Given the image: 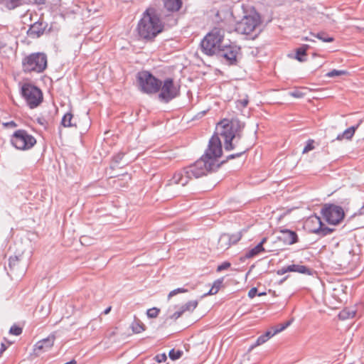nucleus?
<instances>
[{"mask_svg": "<svg viewBox=\"0 0 364 364\" xmlns=\"http://www.w3.org/2000/svg\"><path fill=\"white\" fill-rule=\"evenodd\" d=\"M222 154L220 139L218 134H215L210 139L208 148L200 159L194 164L176 171L168 181V185L185 186L193 178H198L217 171L225 163V161H218Z\"/></svg>", "mask_w": 364, "mask_h": 364, "instance_id": "1", "label": "nucleus"}, {"mask_svg": "<svg viewBox=\"0 0 364 364\" xmlns=\"http://www.w3.org/2000/svg\"><path fill=\"white\" fill-rule=\"evenodd\" d=\"M163 29L164 25L156 10L153 7L146 9L137 25L139 36L145 40H152L162 32Z\"/></svg>", "mask_w": 364, "mask_h": 364, "instance_id": "2", "label": "nucleus"}, {"mask_svg": "<svg viewBox=\"0 0 364 364\" xmlns=\"http://www.w3.org/2000/svg\"><path fill=\"white\" fill-rule=\"evenodd\" d=\"M243 127L237 120L229 121L224 119L218 124L217 129H220L219 134L224 139V148L226 151L233 150L237 146L242 136Z\"/></svg>", "mask_w": 364, "mask_h": 364, "instance_id": "3", "label": "nucleus"}, {"mask_svg": "<svg viewBox=\"0 0 364 364\" xmlns=\"http://www.w3.org/2000/svg\"><path fill=\"white\" fill-rule=\"evenodd\" d=\"M243 127L237 120L229 121L224 119L218 124L217 129H220L219 134L224 139V148L226 151L233 150L237 146L242 136Z\"/></svg>", "mask_w": 364, "mask_h": 364, "instance_id": "4", "label": "nucleus"}, {"mask_svg": "<svg viewBox=\"0 0 364 364\" xmlns=\"http://www.w3.org/2000/svg\"><path fill=\"white\" fill-rule=\"evenodd\" d=\"M235 30L237 33L247 36L250 39H255L262 31V19L256 11L245 15L237 21Z\"/></svg>", "mask_w": 364, "mask_h": 364, "instance_id": "5", "label": "nucleus"}, {"mask_svg": "<svg viewBox=\"0 0 364 364\" xmlns=\"http://www.w3.org/2000/svg\"><path fill=\"white\" fill-rule=\"evenodd\" d=\"M224 36L223 29L214 28L201 41V51L208 56L216 55L223 43Z\"/></svg>", "mask_w": 364, "mask_h": 364, "instance_id": "6", "label": "nucleus"}, {"mask_svg": "<svg viewBox=\"0 0 364 364\" xmlns=\"http://www.w3.org/2000/svg\"><path fill=\"white\" fill-rule=\"evenodd\" d=\"M48 58L44 53H33L22 59V70L25 73H41L47 68Z\"/></svg>", "mask_w": 364, "mask_h": 364, "instance_id": "7", "label": "nucleus"}, {"mask_svg": "<svg viewBox=\"0 0 364 364\" xmlns=\"http://www.w3.org/2000/svg\"><path fill=\"white\" fill-rule=\"evenodd\" d=\"M136 79L141 90L144 93H156L161 86V81L148 71L139 72Z\"/></svg>", "mask_w": 364, "mask_h": 364, "instance_id": "8", "label": "nucleus"}, {"mask_svg": "<svg viewBox=\"0 0 364 364\" xmlns=\"http://www.w3.org/2000/svg\"><path fill=\"white\" fill-rule=\"evenodd\" d=\"M11 145L18 150H29L36 144L35 137L25 129H18L11 136Z\"/></svg>", "mask_w": 364, "mask_h": 364, "instance_id": "9", "label": "nucleus"}, {"mask_svg": "<svg viewBox=\"0 0 364 364\" xmlns=\"http://www.w3.org/2000/svg\"><path fill=\"white\" fill-rule=\"evenodd\" d=\"M21 94L31 109L37 107L43 101L42 91L31 83L21 86Z\"/></svg>", "mask_w": 364, "mask_h": 364, "instance_id": "10", "label": "nucleus"}, {"mask_svg": "<svg viewBox=\"0 0 364 364\" xmlns=\"http://www.w3.org/2000/svg\"><path fill=\"white\" fill-rule=\"evenodd\" d=\"M159 100L164 103H168L180 95V86L176 85L172 78H166L161 82Z\"/></svg>", "mask_w": 364, "mask_h": 364, "instance_id": "11", "label": "nucleus"}, {"mask_svg": "<svg viewBox=\"0 0 364 364\" xmlns=\"http://www.w3.org/2000/svg\"><path fill=\"white\" fill-rule=\"evenodd\" d=\"M321 213L326 221L331 225L338 224L345 215L343 208L334 204H325Z\"/></svg>", "mask_w": 364, "mask_h": 364, "instance_id": "12", "label": "nucleus"}, {"mask_svg": "<svg viewBox=\"0 0 364 364\" xmlns=\"http://www.w3.org/2000/svg\"><path fill=\"white\" fill-rule=\"evenodd\" d=\"M5 269L11 279L23 276L26 271V267L22 262L21 256L17 255L11 256L9 258L8 266L5 267Z\"/></svg>", "mask_w": 364, "mask_h": 364, "instance_id": "13", "label": "nucleus"}, {"mask_svg": "<svg viewBox=\"0 0 364 364\" xmlns=\"http://www.w3.org/2000/svg\"><path fill=\"white\" fill-rule=\"evenodd\" d=\"M240 50V48L236 45H224L222 43L216 56L223 58L225 62L228 65H235Z\"/></svg>", "mask_w": 364, "mask_h": 364, "instance_id": "14", "label": "nucleus"}, {"mask_svg": "<svg viewBox=\"0 0 364 364\" xmlns=\"http://www.w3.org/2000/svg\"><path fill=\"white\" fill-rule=\"evenodd\" d=\"M352 252L353 250L349 247H346L341 250H338L334 254L336 262L341 267H347L352 260Z\"/></svg>", "mask_w": 364, "mask_h": 364, "instance_id": "15", "label": "nucleus"}, {"mask_svg": "<svg viewBox=\"0 0 364 364\" xmlns=\"http://www.w3.org/2000/svg\"><path fill=\"white\" fill-rule=\"evenodd\" d=\"M307 223L318 225L317 228L311 229V232L318 235L321 237L330 235L334 231L333 228H330L325 226L318 216L315 215L310 217Z\"/></svg>", "mask_w": 364, "mask_h": 364, "instance_id": "16", "label": "nucleus"}, {"mask_svg": "<svg viewBox=\"0 0 364 364\" xmlns=\"http://www.w3.org/2000/svg\"><path fill=\"white\" fill-rule=\"evenodd\" d=\"M278 232L280 233V235L277 237V239L283 242L284 245H291L299 241L298 235L295 231L282 227L279 228Z\"/></svg>", "mask_w": 364, "mask_h": 364, "instance_id": "17", "label": "nucleus"}, {"mask_svg": "<svg viewBox=\"0 0 364 364\" xmlns=\"http://www.w3.org/2000/svg\"><path fill=\"white\" fill-rule=\"evenodd\" d=\"M46 23L42 21H38L33 23L28 31V35L31 38H38L44 33L46 28Z\"/></svg>", "mask_w": 364, "mask_h": 364, "instance_id": "18", "label": "nucleus"}, {"mask_svg": "<svg viewBox=\"0 0 364 364\" xmlns=\"http://www.w3.org/2000/svg\"><path fill=\"white\" fill-rule=\"evenodd\" d=\"M287 271L298 272L306 275H313L314 269L301 264H291L287 266Z\"/></svg>", "mask_w": 364, "mask_h": 364, "instance_id": "19", "label": "nucleus"}, {"mask_svg": "<svg viewBox=\"0 0 364 364\" xmlns=\"http://www.w3.org/2000/svg\"><path fill=\"white\" fill-rule=\"evenodd\" d=\"M54 340V336H49L48 338L37 342L35 346L36 349L46 351L53 346Z\"/></svg>", "mask_w": 364, "mask_h": 364, "instance_id": "20", "label": "nucleus"}, {"mask_svg": "<svg viewBox=\"0 0 364 364\" xmlns=\"http://www.w3.org/2000/svg\"><path fill=\"white\" fill-rule=\"evenodd\" d=\"M362 120H360L359 123L356 126H352L346 129L343 133L339 134L336 139L338 141H341L344 139L347 140L351 139L355 134V130L358 128Z\"/></svg>", "mask_w": 364, "mask_h": 364, "instance_id": "21", "label": "nucleus"}, {"mask_svg": "<svg viewBox=\"0 0 364 364\" xmlns=\"http://www.w3.org/2000/svg\"><path fill=\"white\" fill-rule=\"evenodd\" d=\"M164 8L171 12L178 11L182 6L181 0H163Z\"/></svg>", "mask_w": 364, "mask_h": 364, "instance_id": "22", "label": "nucleus"}, {"mask_svg": "<svg viewBox=\"0 0 364 364\" xmlns=\"http://www.w3.org/2000/svg\"><path fill=\"white\" fill-rule=\"evenodd\" d=\"M271 251H272L271 250H266L263 246L261 245V244H257L255 247L248 250L245 253V257L246 259H250L255 256H257V255H259L261 252H269Z\"/></svg>", "mask_w": 364, "mask_h": 364, "instance_id": "23", "label": "nucleus"}, {"mask_svg": "<svg viewBox=\"0 0 364 364\" xmlns=\"http://www.w3.org/2000/svg\"><path fill=\"white\" fill-rule=\"evenodd\" d=\"M230 240L229 234L224 233L221 235L218 240V248L223 250H228L232 245Z\"/></svg>", "mask_w": 364, "mask_h": 364, "instance_id": "24", "label": "nucleus"}, {"mask_svg": "<svg viewBox=\"0 0 364 364\" xmlns=\"http://www.w3.org/2000/svg\"><path fill=\"white\" fill-rule=\"evenodd\" d=\"M309 46L308 45H303L298 48L296 50V59L299 62H304L306 60L304 57L306 55V51Z\"/></svg>", "mask_w": 364, "mask_h": 364, "instance_id": "25", "label": "nucleus"}, {"mask_svg": "<svg viewBox=\"0 0 364 364\" xmlns=\"http://www.w3.org/2000/svg\"><path fill=\"white\" fill-rule=\"evenodd\" d=\"M223 282V278L216 279L213 284L209 291L204 294V296L207 295H214L218 292Z\"/></svg>", "mask_w": 364, "mask_h": 364, "instance_id": "26", "label": "nucleus"}, {"mask_svg": "<svg viewBox=\"0 0 364 364\" xmlns=\"http://www.w3.org/2000/svg\"><path fill=\"white\" fill-rule=\"evenodd\" d=\"M131 328L134 333H139L144 331L145 329L143 323H141L140 320L136 318L131 324Z\"/></svg>", "mask_w": 364, "mask_h": 364, "instance_id": "27", "label": "nucleus"}, {"mask_svg": "<svg viewBox=\"0 0 364 364\" xmlns=\"http://www.w3.org/2000/svg\"><path fill=\"white\" fill-rule=\"evenodd\" d=\"M73 117L70 112H67L62 118L61 124L65 127H76V124L72 122Z\"/></svg>", "mask_w": 364, "mask_h": 364, "instance_id": "28", "label": "nucleus"}, {"mask_svg": "<svg viewBox=\"0 0 364 364\" xmlns=\"http://www.w3.org/2000/svg\"><path fill=\"white\" fill-rule=\"evenodd\" d=\"M312 36L316 37L318 39L322 41L323 42L331 43L334 41V38L330 36L325 32H319L316 34L311 33Z\"/></svg>", "mask_w": 364, "mask_h": 364, "instance_id": "29", "label": "nucleus"}, {"mask_svg": "<svg viewBox=\"0 0 364 364\" xmlns=\"http://www.w3.org/2000/svg\"><path fill=\"white\" fill-rule=\"evenodd\" d=\"M198 301L192 300L186 303L184 305L181 306V309L183 312L186 311H193L198 306Z\"/></svg>", "mask_w": 364, "mask_h": 364, "instance_id": "30", "label": "nucleus"}, {"mask_svg": "<svg viewBox=\"0 0 364 364\" xmlns=\"http://www.w3.org/2000/svg\"><path fill=\"white\" fill-rule=\"evenodd\" d=\"M355 315V311L353 310H350L348 309H345L341 311L339 314V318L341 319H348L350 318H353Z\"/></svg>", "mask_w": 364, "mask_h": 364, "instance_id": "31", "label": "nucleus"}, {"mask_svg": "<svg viewBox=\"0 0 364 364\" xmlns=\"http://www.w3.org/2000/svg\"><path fill=\"white\" fill-rule=\"evenodd\" d=\"M9 9H14L19 6L21 3V0H1Z\"/></svg>", "mask_w": 364, "mask_h": 364, "instance_id": "32", "label": "nucleus"}, {"mask_svg": "<svg viewBox=\"0 0 364 364\" xmlns=\"http://www.w3.org/2000/svg\"><path fill=\"white\" fill-rule=\"evenodd\" d=\"M292 321H293V319H290L289 321H287L284 323H279V324L277 325L276 326L274 327V333H278L282 332V331L286 329L288 326H289L291 325V323H292Z\"/></svg>", "mask_w": 364, "mask_h": 364, "instance_id": "33", "label": "nucleus"}, {"mask_svg": "<svg viewBox=\"0 0 364 364\" xmlns=\"http://www.w3.org/2000/svg\"><path fill=\"white\" fill-rule=\"evenodd\" d=\"M348 73L346 70H333L328 73H326V76L328 77H335L337 76L346 75Z\"/></svg>", "mask_w": 364, "mask_h": 364, "instance_id": "34", "label": "nucleus"}, {"mask_svg": "<svg viewBox=\"0 0 364 364\" xmlns=\"http://www.w3.org/2000/svg\"><path fill=\"white\" fill-rule=\"evenodd\" d=\"M182 354H183V352L181 350H176L175 349H171L169 351L168 355L171 360H175L180 358L181 357Z\"/></svg>", "mask_w": 364, "mask_h": 364, "instance_id": "35", "label": "nucleus"}, {"mask_svg": "<svg viewBox=\"0 0 364 364\" xmlns=\"http://www.w3.org/2000/svg\"><path fill=\"white\" fill-rule=\"evenodd\" d=\"M160 312V309L156 307H153L147 310L146 315L149 318H156Z\"/></svg>", "mask_w": 364, "mask_h": 364, "instance_id": "36", "label": "nucleus"}, {"mask_svg": "<svg viewBox=\"0 0 364 364\" xmlns=\"http://www.w3.org/2000/svg\"><path fill=\"white\" fill-rule=\"evenodd\" d=\"M188 290L186 288L181 287V288H177L176 289H173L171 291L168 295V299H170L171 297L176 296L178 294L180 293H186Z\"/></svg>", "mask_w": 364, "mask_h": 364, "instance_id": "37", "label": "nucleus"}, {"mask_svg": "<svg viewBox=\"0 0 364 364\" xmlns=\"http://www.w3.org/2000/svg\"><path fill=\"white\" fill-rule=\"evenodd\" d=\"M248 150L247 148L246 147H244V148H242L240 149V151L235 153V154H230L229 156H227V161L228 160H230V159H235L237 157H240L241 156L242 154H244Z\"/></svg>", "mask_w": 364, "mask_h": 364, "instance_id": "38", "label": "nucleus"}, {"mask_svg": "<svg viewBox=\"0 0 364 364\" xmlns=\"http://www.w3.org/2000/svg\"><path fill=\"white\" fill-rule=\"evenodd\" d=\"M230 241L231 242V245H235L239 240H240L242 237V233L241 232H237L232 235L229 234Z\"/></svg>", "mask_w": 364, "mask_h": 364, "instance_id": "39", "label": "nucleus"}, {"mask_svg": "<svg viewBox=\"0 0 364 364\" xmlns=\"http://www.w3.org/2000/svg\"><path fill=\"white\" fill-rule=\"evenodd\" d=\"M249 100L247 97L239 100L236 102V107L239 109H243L248 105Z\"/></svg>", "mask_w": 364, "mask_h": 364, "instance_id": "40", "label": "nucleus"}, {"mask_svg": "<svg viewBox=\"0 0 364 364\" xmlns=\"http://www.w3.org/2000/svg\"><path fill=\"white\" fill-rule=\"evenodd\" d=\"M22 328L19 326H17L16 325H14L11 327L9 330V333L11 334L15 335V336H19L22 333Z\"/></svg>", "mask_w": 364, "mask_h": 364, "instance_id": "41", "label": "nucleus"}, {"mask_svg": "<svg viewBox=\"0 0 364 364\" xmlns=\"http://www.w3.org/2000/svg\"><path fill=\"white\" fill-rule=\"evenodd\" d=\"M314 140H312V139L308 140L306 145L305 146V147L303 149V153H307V152L313 150L314 149Z\"/></svg>", "mask_w": 364, "mask_h": 364, "instance_id": "42", "label": "nucleus"}, {"mask_svg": "<svg viewBox=\"0 0 364 364\" xmlns=\"http://www.w3.org/2000/svg\"><path fill=\"white\" fill-rule=\"evenodd\" d=\"M267 335H261L260 336H259L256 341V343L255 344L252 346H259V345H262L263 343H264L266 341H268L267 338Z\"/></svg>", "mask_w": 364, "mask_h": 364, "instance_id": "43", "label": "nucleus"}, {"mask_svg": "<svg viewBox=\"0 0 364 364\" xmlns=\"http://www.w3.org/2000/svg\"><path fill=\"white\" fill-rule=\"evenodd\" d=\"M231 264L229 262H224L217 267V272H222L228 269L230 267Z\"/></svg>", "mask_w": 364, "mask_h": 364, "instance_id": "44", "label": "nucleus"}, {"mask_svg": "<svg viewBox=\"0 0 364 364\" xmlns=\"http://www.w3.org/2000/svg\"><path fill=\"white\" fill-rule=\"evenodd\" d=\"M183 309H181V307H180L179 310L176 311L175 313H173L172 315H171L169 316V318L171 319H173V320H176L178 319L179 317L181 316V315L183 314Z\"/></svg>", "mask_w": 364, "mask_h": 364, "instance_id": "45", "label": "nucleus"}, {"mask_svg": "<svg viewBox=\"0 0 364 364\" xmlns=\"http://www.w3.org/2000/svg\"><path fill=\"white\" fill-rule=\"evenodd\" d=\"M155 360L160 363L165 362L167 359L166 355L165 353L158 354L154 358Z\"/></svg>", "mask_w": 364, "mask_h": 364, "instance_id": "46", "label": "nucleus"}, {"mask_svg": "<svg viewBox=\"0 0 364 364\" xmlns=\"http://www.w3.org/2000/svg\"><path fill=\"white\" fill-rule=\"evenodd\" d=\"M257 294V289L256 287H253L250 289L248 292V296L251 299L254 298Z\"/></svg>", "mask_w": 364, "mask_h": 364, "instance_id": "47", "label": "nucleus"}, {"mask_svg": "<svg viewBox=\"0 0 364 364\" xmlns=\"http://www.w3.org/2000/svg\"><path fill=\"white\" fill-rule=\"evenodd\" d=\"M290 95L296 98H301L303 97V93L299 90H296L291 92Z\"/></svg>", "mask_w": 364, "mask_h": 364, "instance_id": "48", "label": "nucleus"}, {"mask_svg": "<svg viewBox=\"0 0 364 364\" xmlns=\"http://www.w3.org/2000/svg\"><path fill=\"white\" fill-rule=\"evenodd\" d=\"M124 154L123 153L118 154L114 157V161L115 163L119 164L122 161V158L124 157Z\"/></svg>", "mask_w": 364, "mask_h": 364, "instance_id": "49", "label": "nucleus"}, {"mask_svg": "<svg viewBox=\"0 0 364 364\" xmlns=\"http://www.w3.org/2000/svg\"><path fill=\"white\" fill-rule=\"evenodd\" d=\"M4 126L5 127H16L17 126L16 123L14 121H10L6 123H4Z\"/></svg>", "mask_w": 364, "mask_h": 364, "instance_id": "50", "label": "nucleus"}, {"mask_svg": "<svg viewBox=\"0 0 364 364\" xmlns=\"http://www.w3.org/2000/svg\"><path fill=\"white\" fill-rule=\"evenodd\" d=\"M277 334V333H274V329L273 331H267L264 335H267V338L269 340L271 337Z\"/></svg>", "mask_w": 364, "mask_h": 364, "instance_id": "51", "label": "nucleus"}, {"mask_svg": "<svg viewBox=\"0 0 364 364\" xmlns=\"http://www.w3.org/2000/svg\"><path fill=\"white\" fill-rule=\"evenodd\" d=\"M289 271H287V267H282V269H279L277 271V274L279 275H282L287 272H289Z\"/></svg>", "mask_w": 364, "mask_h": 364, "instance_id": "52", "label": "nucleus"}, {"mask_svg": "<svg viewBox=\"0 0 364 364\" xmlns=\"http://www.w3.org/2000/svg\"><path fill=\"white\" fill-rule=\"evenodd\" d=\"M7 348V346L4 343H1V348H0V356L2 355V353L6 350Z\"/></svg>", "mask_w": 364, "mask_h": 364, "instance_id": "53", "label": "nucleus"}, {"mask_svg": "<svg viewBox=\"0 0 364 364\" xmlns=\"http://www.w3.org/2000/svg\"><path fill=\"white\" fill-rule=\"evenodd\" d=\"M364 215V205L358 210V213H354V215Z\"/></svg>", "mask_w": 364, "mask_h": 364, "instance_id": "54", "label": "nucleus"}, {"mask_svg": "<svg viewBox=\"0 0 364 364\" xmlns=\"http://www.w3.org/2000/svg\"><path fill=\"white\" fill-rule=\"evenodd\" d=\"M32 1H33L34 4H45L46 0H32Z\"/></svg>", "mask_w": 364, "mask_h": 364, "instance_id": "55", "label": "nucleus"}, {"mask_svg": "<svg viewBox=\"0 0 364 364\" xmlns=\"http://www.w3.org/2000/svg\"><path fill=\"white\" fill-rule=\"evenodd\" d=\"M111 309H112V307H111V306L107 307V308L104 311L103 314H109V313L110 312Z\"/></svg>", "mask_w": 364, "mask_h": 364, "instance_id": "56", "label": "nucleus"}, {"mask_svg": "<svg viewBox=\"0 0 364 364\" xmlns=\"http://www.w3.org/2000/svg\"><path fill=\"white\" fill-rule=\"evenodd\" d=\"M267 237L262 238V240H261V242L259 244H261V245L263 246V245L267 242Z\"/></svg>", "mask_w": 364, "mask_h": 364, "instance_id": "57", "label": "nucleus"}, {"mask_svg": "<svg viewBox=\"0 0 364 364\" xmlns=\"http://www.w3.org/2000/svg\"><path fill=\"white\" fill-rule=\"evenodd\" d=\"M173 23H172L171 25H175V24H176V23H177V20H176V19H173Z\"/></svg>", "mask_w": 364, "mask_h": 364, "instance_id": "58", "label": "nucleus"}, {"mask_svg": "<svg viewBox=\"0 0 364 364\" xmlns=\"http://www.w3.org/2000/svg\"><path fill=\"white\" fill-rule=\"evenodd\" d=\"M265 294H266V293L263 292V293H259L258 295L262 296V295H265Z\"/></svg>", "mask_w": 364, "mask_h": 364, "instance_id": "59", "label": "nucleus"}, {"mask_svg": "<svg viewBox=\"0 0 364 364\" xmlns=\"http://www.w3.org/2000/svg\"><path fill=\"white\" fill-rule=\"evenodd\" d=\"M305 41H311L308 37L304 38Z\"/></svg>", "mask_w": 364, "mask_h": 364, "instance_id": "60", "label": "nucleus"}]
</instances>
